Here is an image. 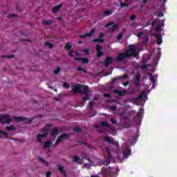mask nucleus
Listing matches in <instances>:
<instances>
[{"mask_svg": "<svg viewBox=\"0 0 177 177\" xmlns=\"http://www.w3.org/2000/svg\"><path fill=\"white\" fill-rule=\"evenodd\" d=\"M158 17H162L164 16V13H162L161 12H158Z\"/></svg>", "mask_w": 177, "mask_h": 177, "instance_id": "obj_58", "label": "nucleus"}, {"mask_svg": "<svg viewBox=\"0 0 177 177\" xmlns=\"http://www.w3.org/2000/svg\"><path fill=\"white\" fill-rule=\"evenodd\" d=\"M128 78V74H124L122 76L116 77L112 79V82L114 84L117 82V81H120V80H127Z\"/></svg>", "mask_w": 177, "mask_h": 177, "instance_id": "obj_13", "label": "nucleus"}, {"mask_svg": "<svg viewBox=\"0 0 177 177\" xmlns=\"http://www.w3.org/2000/svg\"><path fill=\"white\" fill-rule=\"evenodd\" d=\"M105 151H106V153L108 154V159H106L105 160L104 164H106V165H109L110 160H113V156L111 155V152L110 151V149H109L108 147L105 148Z\"/></svg>", "mask_w": 177, "mask_h": 177, "instance_id": "obj_7", "label": "nucleus"}, {"mask_svg": "<svg viewBox=\"0 0 177 177\" xmlns=\"http://www.w3.org/2000/svg\"><path fill=\"white\" fill-rule=\"evenodd\" d=\"M46 46H49V48H50V49H52V48H53V44H50V43H49V42H46Z\"/></svg>", "mask_w": 177, "mask_h": 177, "instance_id": "obj_47", "label": "nucleus"}, {"mask_svg": "<svg viewBox=\"0 0 177 177\" xmlns=\"http://www.w3.org/2000/svg\"><path fill=\"white\" fill-rule=\"evenodd\" d=\"M77 71H82V73H88V71L82 68V67L77 68Z\"/></svg>", "mask_w": 177, "mask_h": 177, "instance_id": "obj_41", "label": "nucleus"}, {"mask_svg": "<svg viewBox=\"0 0 177 177\" xmlns=\"http://www.w3.org/2000/svg\"><path fill=\"white\" fill-rule=\"evenodd\" d=\"M41 132H44V133L37 134V142H42V139H44V138H46V136H48V129L43 128V129H41Z\"/></svg>", "mask_w": 177, "mask_h": 177, "instance_id": "obj_4", "label": "nucleus"}, {"mask_svg": "<svg viewBox=\"0 0 177 177\" xmlns=\"http://www.w3.org/2000/svg\"><path fill=\"white\" fill-rule=\"evenodd\" d=\"M12 119L9 115H0V123L1 124H10Z\"/></svg>", "mask_w": 177, "mask_h": 177, "instance_id": "obj_3", "label": "nucleus"}, {"mask_svg": "<svg viewBox=\"0 0 177 177\" xmlns=\"http://www.w3.org/2000/svg\"><path fill=\"white\" fill-rule=\"evenodd\" d=\"M96 30L92 29L89 33H85L84 35H80V38H86L88 37H91L93 34H95V32Z\"/></svg>", "mask_w": 177, "mask_h": 177, "instance_id": "obj_15", "label": "nucleus"}, {"mask_svg": "<svg viewBox=\"0 0 177 177\" xmlns=\"http://www.w3.org/2000/svg\"><path fill=\"white\" fill-rule=\"evenodd\" d=\"M104 139L108 143H111V145H113L114 146H115V147H118V146H119L118 142L114 141V140L110 139V137L106 136V137H104Z\"/></svg>", "mask_w": 177, "mask_h": 177, "instance_id": "obj_12", "label": "nucleus"}, {"mask_svg": "<svg viewBox=\"0 0 177 177\" xmlns=\"http://www.w3.org/2000/svg\"><path fill=\"white\" fill-rule=\"evenodd\" d=\"M88 109L90 110H92V109H93V102H90L89 105H88Z\"/></svg>", "mask_w": 177, "mask_h": 177, "instance_id": "obj_49", "label": "nucleus"}, {"mask_svg": "<svg viewBox=\"0 0 177 177\" xmlns=\"http://www.w3.org/2000/svg\"><path fill=\"white\" fill-rule=\"evenodd\" d=\"M149 77H150V80L153 84V88H154V86H156V82H157V81L156 80V78L153 77V75L149 74Z\"/></svg>", "mask_w": 177, "mask_h": 177, "instance_id": "obj_26", "label": "nucleus"}, {"mask_svg": "<svg viewBox=\"0 0 177 177\" xmlns=\"http://www.w3.org/2000/svg\"><path fill=\"white\" fill-rule=\"evenodd\" d=\"M88 92H89V87L88 86L82 85V91L80 93H84L85 95L83 97V102L85 103L86 100H89V95H88Z\"/></svg>", "mask_w": 177, "mask_h": 177, "instance_id": "obj_2", "label": "nucleus"}, {"mask_svg": "<svg viewBox=\"0 0 177 177\" xmlns=\"http://www.w3.org/2000/svg\"><path fill=\"white\" fill-rule=\"evenodd\" d=\"M94 128H95V129H97V132H99V133H104V129L101 128L100 126H99V124H95Z\"/></svg>", "mask_w": 177, "mask_h": 177, "instance_id": "obj_19", "label": "nucleus"}, {"mask_svg": "<svg viewBox=\"0 0 177 177\" xmlns=\"http://www.w3.org/2000/svg\"><path fill=\"white\" fill-rule=\"evenodd\" d=\"M104 55V53H103V52L102 51H97V57H102V56H103Z\"/></svg>", "mask_w": 177, "mask_h": 177, "instance_id": "obj_37", "label": "nucleus"}, {"mask_svg": "<svg viewBox=\"0 0 177 177\" xmlns=\"http://www.w3.org/2000/svg\"><path fill=\"white\" fill-rule=\"evenodd\" d=\"M161 10H165V3H162V5L160 6Z\"/></svg>", "mask_w": 177, "mask_h": 177, "instance_id": "obj_53", "label": "nucleus"}, {"mask_svg": "<svg viewBox=\"0 0 177 177\" xmlns=\"http://www.w3.org/2000/svg\"><path fill=\"white\" fill-rule=\"evenodd\" d=\"M68 134L66 133H63L57 138L55 143V146H57V145H59V143H60V142H62V140H63L64 139H68Z\"/></svg>", "mask_w": 177, "mask_h": 177, "instance_id": "obj_5", "label": "nucleus"}, {"mask_svg": "<svg viewBox=\"0 0 177 177\" xmlns=\"http://www.w3.org/2000/svg\"><path fill=\"white\" fill-rule=\"evenodd\" d=\"M15 120L17 122H21L23 121H26L27 124H30V122H31L32 121L31 119L24 118V117H15Z\"/></svg>", "mask_w": 177, "mask_h": 177, "instance_id": "obj_10", "label": "nucleus"}, {"mask_svg": "<svg viewBox=\"0 0 177 177\" xmlns=\"http://www.w3.org/2000/svg\"><path fill=\"white\" fill-rule=\"evenodd\" d=\"M83 52L85 53V55H88V53H89V49L85 48L83 50Z\"/></svg>", "mask_w": 177, "mask_h": 177, "instance_id": "obj_56", "label": "nucleus"}, {"mask_svg": "<svg viewBox=\"0 0 177 177\" xmlns=\"http://www.w3.org/2000/svg\"><path fill=\"white\" fill-rule=\"evenodd\" d=\"M58 171H59L60 174L66 175V171H64L63 166L58 165Z\"/></svg>", "mask_w": 177, "mask_h": 177, "instance_id": "obj_29", "label": "nucleus"}, {"mask_svg": "<svg viewBox=\"0 0 177 177\" xmlns=\"http://www.w3.org/2000/svg\"><path fill=\"white\" fill-rule=\"evenodd\" d=\"M103 37H104V33L102 32L99 35V38H103Z\"/></svg>", "mask_w": 177, "mask_h": 177, "instance_id": "obj_60", "label": "nucleus"}, {"mask_svg": "<svg viewBox=\"0 0 177 177\" xmlns=\"http://www.w3.org/2000/svg\"><path fill=\"white\" fill-rule=\"evenodd\" d=\"M128 55L124 52V53H120L118 55V57L116 58L118 62H124V60H125V59H128Z\"/></svg>", "mask_w": 177, "mask_h": 177, "instance_id": "obj_8", "label": "nucleus"}, {"mask_svg": "<svg viewBox=\"0 0 177 177\" xmlns=\"http://www.w3.org/2000/svg\"><path fill=\"white\" fill-rule=\"evenodd\" d=\"M110 110H112V111H115V110H117V106H110Z\"/></svg>", "mask_w": 177, "mask_h": 177, "instance_id": "obj_52", "label": "nucleus"}, {"mask_svg": "<svg viewBox=\"0 0 177 177\" xmlns=\"http://www.w3.org/2000/svg\"><path fill=\"white\" fill-rule=\"evenodd\" d=\"M105 27H111L109 32L112 31V32H114L117 30V27H118V24L108 23L105 25Z\"/></svg>", "mask_w": 177, "mask_h": 177, "instance_id": "obj_6", "label": "nucleus"}, {"mask_svg": "<svg viewBox=\"0 0 177 177\" xmlns=\"http://www.w3.org/2000/svg\"><path fill=\"white\" fill-rule=\"evenodd\" d=\"M74 132H77L78 133H80L82 132V129L80 127H77L74 129Z\"/></svg>", "mask_w": 177, "mask_h": 177, "instance_id": "obj_33", "label": "nucleus"}, {"mask_svg": "<svg viewBox=\"0 0 177 177\" xmlns=\"http://www.w3.org/2000/svg\"><path fill=\"white\" fill-rule=\"evenodd\" d=\"M145 95V91H143L140 95L135 97L133 100L135 103H137V102H139L140 100L143 99V95Z\"/></svg>", "mask_w": 177, "mask_h": 177, "instance_id": "obj_20", "label": "nucleus"}, {"mask_svg": "<svg viewBox=\"0 0 177 177\" xmlns=\"http://www.w3.org/2000/svg\"><path fill=\"white\" fill-rule=\"evenodd\" d=\"M142 35H143V32H140L137 34L138 38H140Z\"/></svg>", "mask_w": 177, "mask_h": 177, "instance_id": "obj_57", "label": "nucleus"}, {"mask_svg": "<svg viewBox=\"0 0 177 177\" xmlns=\"http://www.w3.org/2000/svg\"><path fill=\"white\" fill-rule=\"evenodd\" d=\"M1 135H4V136L6 138H8V133L6 131H0V135H1Z\"/></svg>", "mask_w": 177, "mask_h": 177, "instance_id": "obj_45", "label": "nucleus"}, {"mask_svg": "<svg viewBox=\"0 0 177 177\" xmlns=\"http://www.w3.org/2000/svg\"><path fill=\"white\" fill-rule=\"evenodd\" d=\"M60 73V67H57L55 71H54V74L55 75H57L58 74Z\"/></svg>", "mask_w": 177, "mask_h": 177, "instance_id": "obj_36", "label": "nucleus"}, {"mask_svg": "<svg viewBox=\"0 0 177 177\" xmlns=\"http://www.w3.org/2000/svg\"><path fill=\"white\" fill-rule=\"evenodd\" d=\"M134 84L136 86L140 85V74L138 73L135 77Z\"/></svg>", "mask_w": 177, "mask_h": 177, "instance_id": "obj_16", "label": "nucleus"}, {"mask_svg": "<svg viewBox=\"0 0 177 177\" xmlns=\"http://www.w3.org/2000/svg\"><path fill=\"white\" fill-rule=\"evenodd\" d=\"M111 122H112L114 125L117 124V120L114 118H111Z\"/></svg>", "mask_w": 177, "mask_h": 177, "instance_id": "obj_55", "label": "nucleus"}, {"mask_svg": "<svg viewBox=\"0 0 177 177\" xmlns=\"http://www.w3.org/2000/svg\"><path fill=\"white\" fill-rule=\"evenodd\" d=\"M102 49H103V46H100L99 44H97L96 46V50H97V52L102 50Z\"/></svg>", "mask_w": 177, "mask_h": 177, "instance_id": "obj_43", "label": "nucleus"}, {"mask_svg": "<svg viewBox=\"0 0 177 177\" xmlns=\"http://www.w3.org/2000/svg\"><path fill=\"white\" fill-rule=\"evenodd\" d=\"M51 175H52V173L50 171H47L46 177H50Z\"/></svg>", "mask_w": 177, "mask_h": 177, "instance_id": "obj_59", "label": "nucleus"}, {"mask_svg": "<svg viewBox=\"0 0 177 177\" xmlns=\"http://www.w3.org/2000/svg\"><path fill=\"white\" fill-rule=\"evenodd\" d=\"M104 97H107L108 99H110V97H111V94L105 93V94H104Z\"/></svg>", "mask_w": 177, "mask_h": 177, "instance_id": "obj_50", "label": "nucleus"}, {"mask_svg": "<svg viewBox=\"0 0 177 177\" xmlns=\"http://www.w3.org/2000/svg\"><path fill=\"white\" fill-rule=\"evenodd\" d=\"M136 19V16L135 15H133L130 17V20H131V21H135Z\"/></svg>", "mask_w": 177, "mask_h": 177, "instance_id": "obj_48", "label": "nucleus"}, {"mask_svg": "<svg viewBox=\"0 0 177 177\" xmlns=\"http://www.w3.org/2000/svg\"><path fill=\"white\" fill-rule=\"evenodd\" d=\"M63 86L65 88V89H68L70 88V84H68L67 82H64Z\"/></svg>", "mask_w": 177, "mask_h": 177, "instance_id": "obj_38", "label": "nucleus"}, {"mask_svg": "<svg viewBox=\"0 0 177 177\" xmlns=\"http://www.w3.org/2000/svg\"><path fill=\"white\" fill-rule=\"evenodd\" d=\"M73 161H74V162H78V161H80V157L74 156L73 157Z\"/></svg>", "mask_w": 177, "mask_h": 177, "instance_id": "obj_44", "label": "nucleus"}, {"mask_svg": "<svg viewBox=\"0 0 177 177\" xmlns=\"http://www.w3.org/2000/svg\"><path fill=\"white\" fill-rule=\"evenodd\" d=\"M93 42H94V44H103L104 42V39L97 38V39H93Z\"/></svg>", "mask_w": 177, "mask_h": 177, "instance_id": "obj_23", "label": "nucleus"}, {"mask_svg": "<svg viewBox=\"0 0 177 177\" xmlns=\"http://www.w3.org/2000/svg\"><path fill=\"white\" fill-rule=\"evenodd\" d=\"M157 44L158 45H161V44H162V35H158Z\"/></svg>", "mask_w": 177, "mask_h": 177, "instance_id": "obj_27", "label": "nucleus"}, {"mask_svg": "<svg viewBox=\"0 0 177 177\" xmlns=\"http://www.w3.org/2000/svg\"><path fill=\"white\" fill-rule=\"evenodd\" d=\"M71 48H73V45L71 44L70 42L66 43L65 45V49H66L68 52L70 50V49H71Z\"/></svg>", "mask_w": 177, "mask_h": 177, "instance_id": "obj_30", "label": "nucleus"}, {"mask_svg": "<svg viewBox=\"0 0 177 177\" xmlns=\"http://www.w3.org/2000/svg\"><path fill=\"white\" fill-rule=\"evenodd\" d=\"M59 133V129L54 128L51 130V136H56Z\"/></svg>", "mask_w": 177, "mask_h": 177, "instance_id": "obj_24", "label": "nucleus"}, {"mask_svg": "<svg viewBox=\"0 0 177 177\" xmlns=\"http://www.w3.org/2000/svg\"><path fill=\"white\" fill-rule=\"evenodd\" d=\"M20 41H27L31 42V40L30 39H21Z\"/></svg>", "mask_w": 177, "mask_h": 177, "instance_id": "obj_62", "label": "nucleus"}, {"mask_svg": "<svg viewBox=\"0 0 177 177\" xmlns=\"http://www.w3.org/2000/svg\"><path fill=\"white\" fill-rule=\"evenodd\" d=\"M161 30H162L161 26L157 25L156 27L155 31L160 32V31H161Z\"/></svg>", "mask_w": 177, "mask_h": 177, "instance_id": "obj_42", "label": "nucleus"}, {"mask_svg": "<svg viewBox=\"0 0 177 177\" xmlns=\"http://www.w3.org/2000/svg\"><path fill=\"white\" fill-rule=\"evenodd\" d=\"M129 84V82H126L123 83L124 86H128Z\"/></svg>", "mask_w": 177, "mask_h": 177, "instance_id": "obj_61", "label": "nucleus"}, {"mask_svg": "<svg viewBox=\"0 0 177 177\" xmlns=\"http://www.w3.org/2000/svg\"><path fill=\"white\" fill-rule=\"evenodd\" d=\"M129 3H120V8H128Z\"/></svg>", "mask_w": 177, "mask_h": 177, "instance_id": "obj_39", "label": "nucleus"}, {"mask_svg": "<svg viewBox=\"0 0 177 177\" xmlns=\"http://www.w3.org/2000/svg\"><path fill=\"white\" fill-rule=\"evenodd\" d=\"M102 172L103 175H108L109 176H111V170H110V169L102 168Z\"/></svg>", "mask_w": 177, "mask_h": 177, "instance_id": "obj_17", "label": "nucleus"}, {"mask_svg": "<svg viewBox=\"0 0 177 177\" xmlns=\"http://www.w3.org/2000/svg\"><path fill=\"white\" fill-rule=\"evenodd\" d=\"M114 93H116L117 95H118L119 96H124V95H125V91H120L118 89H115L113 91Z\"/></svg>", "mask_w": 177, "mask_h": 177, "instance_id": "obj_22", "label": "nucleus"}, {"mask_svg": "<svg viewBox=\"0 0 177 177\" xmlns=\"http://www.w3.org/2000/svg\"><path fill=\"white\" fill-rule=\"evenodd\" d=\"M6 129H7V131H16V128L13 126L6 127Z\"/></svg>", "mask_w": 177, "mask_h": 177, "instance_id": "obj_32", "label": "nucleus"}, {"mask_svg": "<svg viewBox=\"0 0 177 177\" xmlns=\"http://www.w3.org/2000/svg\"><path fill=\"white\" fill-rule=\"evenodd\" d=\"M147 3V0H143V4L145 5V3Z\"/></svg>", "mask_w": 177, "mask_h": 177, "instance_id": "obj_64", "label": "nucleus"}, {"mask_svg": "<svg viewBox=\"0 0 177 177\" xmlns=\"http://www.w3.org/2000/svg\"><path fill=\"white\" fill-rule=\"evenodd\" d=\"M125 53L127 54V57H133L137 56L138 50L135 48V45L131 44L129 46V49Z\"/></svg>", "mask_w": 177, "mask_h": 177, "instance_id": "obj_1", "label": "nucleus"}, {"mask_svg": "<svg viewBox=\"0 0 177 177\" xmlns=\"http://www.w3.org/2000/svg\"><path fill=\"white\" fill-rule=\"evenodd\" d=\"M122 32L119 33V35L117 36V39L118 41H121V39H122Z\"/></svg>", "mask_w": 177, "mask_h": 177, "instance_id": "obj_40", "label": "nucleus"}, {"mask_svg": "<svg viewBox=\"0 0 177 177\" xmlns=\"http://www.w3.org/2000/svg\"><path fill=\"white\" fill-rule=\"evenodd\" d=\"M147 67H149V65L143 64L141 66V69L145 70V69L147 68Z\"/></svg>", "mask_w": 177, "mask_h": 177, "instance_id": "obj_54", "label": "nucleus"}, {"mask_svg": "<svg viewBox=\"0 0 177 177\" xmlns=\"http://www.w3.org/2000/svg\"><path fill=\"white\" fill-rule=\"evenodd\" d=\"M17 16L16 15V14H12V15H10L8 18V19H13L15 17H17Z\"/></svg>", "mask_w": 177, "mask_h": 177, "instance_id": "obj_51", "label": "nucleus"}, {"mask_svg": "<svg viewBox=\"0 0 177 177\" xmlns=\"http://www.w3.org/2000/svg\"><path fill=\"white\" fill-rule=\"evenodd\" d=\"M44 143V149H49V147H50V145H52V141H48Z\"/></svg>", "mask_w": 177, "mask_h": 177, "instance_id": "obj_31", "label": "nucleus"}, {"mask_svg": "<svg viewBox=\"0 0 177 177\" xmlns=\"http://www.w3.org/2000/svg\"><path fill=\"white\" fill-rule=\"evenodd\" d=\"M111 15V11H110V10H105L104 12V15H103V16L104 17V16H110Z\"/></svg>", "mask_w": 177, "mask_h": 177, "instance_id": "obj_35", "label": "nucleus"}, {"mask_svg": "<svg viewBox=\"0 0 177 177\" xmlns=\"http://www.w3.org/2000/svg\"><path fill=\"white\" fill-rule=\"evenodd\" d=\"M1 57L3 59L7 58V59H12V57H15L14 55H2Z\"/></svg>", "mask_w": 177, "mask_h": 177, "instance_id": "obj_34", "label": "nucleus"}, {"mask_svg": "<svg viewBox=\"0 0 177 177\" xmlns=\"http://www.w3.org/2000/svg\"><path fill=\"white\" fill-rule=\"evenodd\" d=\"M101 127H102L103 128H109L110 129H113V127H111V126H110L109 122H104V121H102L101 122Z\"/></svg>", "mask_w": 177, "mask_h": 177, "instance_id": "obj_21", "label": "nucleus"}, {"mask_svg": "<svg viewBox=\"0 0 177 177\" xmlns=\"http://www.w3.org/2000/svg\"><path fill=\"white\" fill-rule=\"evenodd\" d=\"M68 53H69V56H71V57H74V51H73V50H70L69 51H68Z\"/></svg>", "mask_w": 177, "mask_h": 177, "instance_id": "obj_46", "label": "nucleus"}, {"mask_svg": "<svg viewBox=\"0 0 177 177\" xmlns=\"http://www.w3.org/2000/svg\"><path fill=\"white\" fill-rule=\"evenodd\" d=\"M42 23H52V21H43Z\"/></svg>", "mask_w": 177, "mask_h": 177, "instance_id": "obj_63", "label": "nucleus"}, {"mask_svg": "<svg viewBox=\"0 0 177 177\" xmlns=\"http://www.w3.org/2000/svg\"><path fill=\"white\" fill-rule=\"evenodd\" d=\"M131 154V149L123 151V156L125 158H128Z\"/></svg>", "mask_w": 177, "mask_h": 177, "instance_id": "obj_25", "label": "nucleus"}, {"mask_svg": "<svg viewBox=\"0 0 177 177\" xmlns=\"http://www.w3.org/2000/svg\"><path fill=\"white\" fill-rule=\"evenodd\" d=\"M82 89V86L81 84H76L74 85L72 88L73 92H75V93H81Z\"/></svg>", "mask_w": 177, "mask_h": 177, "instance_id": "obj_11", "label": "nucleus"}, {"mask_svg": "<svg viewBox=\"0 0 177 177\" xmlns=\"http://www.w3.org/2000/svg\"><path fill=\"white\" fill-rule=\"evenodd\" d=\"M38 160H40L41 162L44 164V165H49V162H46V160H45L44 158L38 156Z\"/></svg>", "mask_w": 177, "mask_h": 177, "instance_id": "obj_28", "label": "nucleus"}, {"mask_svg": "<svg viewBox=\"0 0 177 177\" xmlns=\"http://www.w3.org/2000/svg\"><path fill=\"white\" fill-rule=\"evenodd\" d=\"M75 60V62H82L83 64H88V63H89L88 58L76 57Z\"/></svg>", "mask_w": 177, "mask_h": 177, "instance_id": "obj_14", "label": "nucleus"}, {"mask_svg": "<svg viewBox=\"0 0 177 177\" xmlns=\"http://www.w3.org/2000/svg\"><path fill=\"white\" fill-rule=\"evenodd\" d=\"M63 6V4H59L57 6H55L53 9V13H57V12H59L60 10V9H62V7Z\"/></svg>", "mask_w": 177, "mask_h": 177, "instance_id": "obj_18", "label": "nucleus"}, {"mask_svg": "<svg viewBox=\"0 0 177 177\" xmlns=\"http://www.w3.org/2000/svg\"><path fill=\"white\" fill-rule=\"evenodd\" d=\"M113 62H114V59H113V57L110 56L106 57L104 62V68H107V67H109L110 64H112Z\"/></svg>", "mask_w": 177, "mask_h": 177, "instance_id": "obj_9", "label": "nucleus"}]
</instances>
